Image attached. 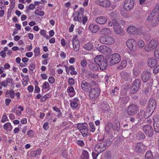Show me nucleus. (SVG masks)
Instances as JSON below:
<instances>
[{
  "instance_id": "obj_5",
  "label": "nucleus",
  "mask_w": 159,
  "mask_h": 159,
  "mask_svg": "<svg viewBox=\"0 0 159 159\" xmlns=\"http://www.w3.org/2000/svg\"><path fill=\"white\" fill-rule=\"evenodd\" d=\"M99 41L102 44L107 45L111 44L115 42L114 39L112 37L107 35L101 37Z\"/></svg>"
},
{
  "instance_id": "obj_32",
  "label": "nucleus",
  "mask_w": 159,
  "mask_h": 159,
  "mask_svg": "<svg viewBox=\"0 0 159 159\" xmlns=\"http://www.w3.org/2000/svg\"><path fill=\"white\" fill-rule=\"evenodd\" d=\"M141 85V81L140 80L137 79L134 80L133 83V87H135L140 88Z\"/></svg>"
},
{
  "instance_id": "obj_18",
  "label": "nucleus",
  "mask_w": 159,
  "mask_h": 159,
  "mask_svg": "<svg viewBox=\"0 0 159 159\" xmlns=\"http://www.w3.org/2000/svg\"><path fill=\"white\" fill-rule=\"evenodd\" d=\"M147 63L149 67L153 68L157 65V61L156 58H151L148 59Z\"/></svg>"
},
{
  "instance_id": "obj_16",
  "label": "nucleus",
  "mask_w": 159,
  "mask_h": 159,
  "mask_svg": "<svg viewBox=\"0 0 159 159\" xmlns=\"http://www.w3.org/2000/svg\"><path fill=\"white\" fill-rule=\"evenodd\" d=\"M158 42L157 40L155 39H152L151 40L148 45V46L151 49H155L157 46Z\"/></svg>"
},
{
  "instance_id": "obj_4",
  "label": "nucleus",
  "mask_w": 159,
  "mask_h": 159,
  "mask_svg": "<svg viewBox=\"0 0 159 159\" xmlns=\"http://www.w3.org/2000/svg\"><path fill=\"white\" fill-rule=\"evenodd\" d=\"M120 57L117 53H114L108 57L107 60L111 65L116 64L120 61Z\"/></svg>"
},
{
  "instance_id": "obj_13",
  "label": "nucleus",
  "mask_w": 159,
  "mask_h": 159,
  "mask_svg": "<svg viewBox=\"0 0 159 159\" xmlns=\"http://www.w3.org/2000/svg\"><path fill=\"white\" fill-rule=\"evenodd\" d=\"M106 127L107 128H110L111 129L114 131H118L120 128V123L117 121L113 124L109 122L107 124Z\"/></svg>"
},
{
  "instance_id": "obj_31",
  "label": "nucleus",
  "mask_w": 159,
  "mask_h": 159,
  "mask_svg": "<svg viewBox=\"0 0 159 159\" xmlns=\"http://www.w3.org/2000/svg\"><path fill=\"white\" fill-rule=\"evenodd\" d=\"M84 48L86 50L90 51L93 48V45L92 43L88 42L84 45Z\"/></svg>"
},
{
  "instance_id": "obj_35",
  "label": "nucleus",
  "mask_w": 159,
  "mask_h": 159,
  "mask_svg": "<svg viewBox=\"0 0 159 159\" xmlns=\"http://www.w3.org/2000/svg\"><path fill=\"white\" fill-rule=\"evenodd\" d=\"M81 159H89L88 152L86 151L83 150L82 154Z\"/></svg>"
},
{
  "instance_id": "obj_27",
  "label": "nucleus",
  "mask_w": 159,
  "mask_h": 159,
  "mask_svg": "<svg viewBox=\"0 0 159 159\" xmlns=\"http://www.w3.org/2000/svg\"><path fill=\"white\" fill-rule=\"evenodd\" d=\"M81 85L83 90L86 92H88L89 89L87 88L88 86V83L86 81L84 80L82 81Z\"/></svg>"
},
{
  "instance_id": "obj_26",
  "label": "nucleus",
  "mask_w": 159,
  "mask_h": 159,
  "mask_svg": "<svg viewBox=\"0 0 159 159\" xmlns=\"http://www.w3.org/2000/svg\"><path fill=\"white\" fill-rule=\"evenodd\" d=\"M99 32L100 34L102 35H108L111 33V31L109 29L106 28L102 29Z\"/></svg>"
},
{
  "instance_id": "obj_9",
  "label": "nucleus",
  "mask_w": 159,
  "mask_h": 159,
  "mask_svg": "<svg viewBox=\"0 0 159 159\" xmlns=\"http://www.w3.org/2000/svg\"><path fill=\"white\" fill-rule=\"evenodd\" d=\"M133 148L136 152H140L145 150L147 147L141 143H138L134 144Z\"/></svg>"
},
{
  "instance_id": "obj_3",
  "label": "nucleus",
  "mask_w": 159,
  "mask_h": 159,
  "mask_svg": "<svg viewBox=\"0 0 159 159\" xmlns=\"http://www.w3.org/2000/svg\"><path fill=\"white\" fill-rule=\"evenodd\" d=\"M88 127V125L85 122L83 123H78L76 127L84 137H85L89 134Z\"/></svg>"
},
{
  "instance_id": "obj_22",
  "label": "nucleus",
  "mask_w": 159,
  "mask_h": 159,
  "mask_svg": "<svg viewBox=\"0 0 159 159\" xmlns=\"http://www.w3.org/2000/svg\"><path fill=\"white\" fill-rule=\"evenodd\" d=\"M115 23V25L114 26V30L116 34H120L122 32L123 30L119 25L118 21L116 23Z\"/></svg>"
},
{
  "instance_id": "obj_62",
  "label": "nucleus",
  "mask_w": 159,
  "mask_h": 159,
  "mask_svg": "<svg viewBox=\"0 0 159 159\" xmlns=\"http://www.w3.org/2000/svg\"><path fill=\"white\" fill-rule=\"evenodd\" d=\"M55 80L54 78L52 76H50L48 79V81L51 84L53 83L54 82Z\"/></svg>"
},
{
  "instance_id": "obj_43",
  "label": "nucleus",
  "mask_w": 159,
  "mask_h": 159,
  "mask_svg": "<svg viewBox=\"0 0 159 159\" xmlns=\"http://www.w3.org/2000/svg\"><path fill=\"white\" fill-rule=\"evenodd\" d=\"M35 14L40 16H43L44 15V13L43 11L39 10L38 9L36 10L34 12Z\"/></svg>"
},
{
  "instance_id": "obj_10",
  "label": "nucleus",
  "mask_w": 159,
  "mask_h": 159,
  "mask_svg": "<svg viewBox=\"0 0 159 159\" xmlns=\"http://www.w3.org/2000/svg\"><path fill=\"white\" fill-rule=\"evenodd\" d=\"M127 47L131 50L134 51L136 50L137 45L136 42L134 39H131L128 40L126 42Z\"/></svg>"
},
{
  "instance_id": "obj_23",
  "label": "nucleus",
  "mask_w": 159,
  "mask_h": 159,
  "mask_svg": "<svg viewBox=\"0 0 159 159\" xmlns=\"http://www.w3.org/2000/svg\"><path fill=\"white\" fill-rule=\"evenodd\" d=\"M154 110L147 107L145 111L143 114V116L145 118H148L152 114Z\"/></svg>"
},
{
  "instance_id": "obj_55",
  "label": "nucleus",
  "mask_w": 159,
  "mask_h": 159,
  "mask_svg": "<svg viewBox=\"0 0 159 159\" xmlns=\"http://www.w3.org/2000/svg\"><path fill=\"white\" fill-rule=\"evenodd\" d=\"M149 0H139V4L141 5L147 4Z\"/></svg>"
},
{
  "instance_id": "obj_44",
  "label": "nucleus",
  "mask_w": 159,
  "mask_h": 159,
  "mask_svg": "<svg viewBox=\"0 0 159 159\" xmlns=\"http://www.w3.org/2000/svg\"><path fill=\"white\" fill-rule=\"evenodd\" d=\"M140 71L136 68H134L133 70V74L134 76L137 77L139 74Z\"/></svg>"
},
{
  "instance_id": "obj_59",
  "label": "nucleus",
  "mask_w": 159,
  "mask_h": 159,
  "mask_svg": "<svg viewBox=\"0 0 159 159\" xmlns=\"http://www.w3.org/2000/svg\"><path fill=\"white\" fill-rule=\"evenodd\" d=\"M138 45H139V47L142 48L144 46V43L143 41L141 40L138 42Z\"/></svg>"
},
{
  "instance_id": "obj_19",
  "label": "nucleus",
  "mask_w": 159,
  "mask_h": 159,
  "mask_svg": "<svg viewBox=\"0 0 159 159\" xmlns=\"http://www.w3.org/2000/svg\"><path fill=\"white\" fill-rule=\"evenodd\" d=\"M73 50L75 51H78L80 48V44L79 40L76 38H73Z\"/></svg>"
},
{
  "instance_id": "obj_20",
  "label": "nucleus",
  "mask_w": 159,
  "mask_h": 159,
  "mask_svg": "<svg viewBox=\"0 0 159 159\" xmlns=\"http://www.w3.org/2000/svg\"><path fill=\"white\" fill-rule=\"evenodd\" d=\"M139 29H136V27L134 26H130L127 28V31L128 33L131 34H138L139 32Z\"/></svg>"
},
{
  "instance_id": "obj_2",
  "label": "nucleus",
  "mask_w": 159,
  "mask_h": 159,
  "mask_svg": "<svg viewBox=\"0 0 159 159\" xmlns=\"http://www.w3.org/2000/svg\"><path fill=\"white\" fill-rule=\"evenodd\" d=\"M94 61L98 65L101 70H105L108 66V60L104 58L102 55L96 56L94 59Z\"/></svg>"
},
{
  "instance_id": "obj_48",
  "label": "nucleus",
  "mask_w": 159,
  "mask_h": 159,
  "mask_svg": "<svg viewBox=\"0 0 159 159\" xmlns=\"http://www.w3.org/2000/svg\"><path fill=\"white\" fill-rule=\"evenodd\" d=\"M89 125L91 131L92 132H94L95 130V128H94V125L93 124V123L91 122L89 123Z\"/></svg>"
},
{
  "instance_id": "obj_64",
  "label": "nucleus",
  "mask_w": 159,
  "mask_h": 159,
  "mask_svg": "<svg viewBox=\"0 0 159 159\" xmlns=\"http://www.w3.org/2000/svg\"><path fill=\"white\" fill-rule=\"evenodd\" d=\"M1 86H3L4 87H6L7 86L8 83L6 80L2 82L1 81Z\"/></svg>"
},
{
  "instance_id": "obj_8",
  "label": "nucleus",
  "mask_w": 159,
  "mask_h": 159,
  "mask_svg": "<svg viewBox=\"0 0 159 159\" xmlns=\"http://www.w3.org/2000/svg\"><path fill=\"white\" fill-rule=\"evenodd\" d=\"M136 3L135 0H125L123 5L124 8L126 11H130L132 9Z\"/></svg>"
},
{
  "instance_id": "obj_25",
  "label": "nucleus",
  "mask_w": 159,
  "mask_h": 159,
  "mask_svg": "<svg viewBox=\"0 0 159 159\" xmlns=\"http://www.w3.org/2000/svg\"><path fill=\"white\" fill-rule=\"evenodd\" d=\"M89 28L92 32L96 33L98 31L99 27L96 24H92L89 25Z\"/></svg>"
},
{
  "instance_id": "obj_12",
  "label": "nucleus",
  "mask_w": 159,
  "mask_h": 159,
  "mask_svg": "<svg viewBox=\"0 0 159 159\" xmlns=\"http://www.w3.org/2000/svg\"><path fill=\"white\" fill-rule=\"evenodd\" d=\"M143 129L147 135L149 137H151L153 135V131L151 126L148 125H146L143 127Z\"/></svg>"
},
{
  "instance_id": "obj_6",
  "label": "nucleus",
  "mask_w": 159,
  "mask_h": 159,
  "mask_svg": "<svg viewBox=\"0 0 159 159\" xmlns=\"http://www.w3.org/2000/svg\"><path fill=\"white\" fill-rule=\"evenodd\" d=\"M139 110V108L136 104H132L128 107L127 113L129 115L133 116L136 114Z\"/></svg>"
},
{
  "instance_id": "obj_42",
  "label": "nucleus",
  "mask_w": 159,
  "mask_h": 159,
  "mask_svg": "<svg viewBox=\"0 0 159 159\" xmlns=\"http://www.w3.org/2000/svg\"><path fill=\"white\" fill-rule=\"evenodd\" d=\"M118 22V20L117 19H113L111 21H110L108 23V25L110 27H111L113 25V26L115 25V23H117Z\"/></svg>"
},
{
  "instance_id": "obj_50",
  "label": "nucleus",
  "mask_w": 159,
  "mask_h": 159,
  "mask_svg": "<svg viewBox=\"0 0 159 159\" xmlns=\"http://www.w3.org/2000/svg\"><path fill=\"white\" fill-rule=\"evenodd\" d=\"M137 136L139 137L140 139H144L145 138L144 134L142 132L139 133L138 134Z\"/></svg>"
},
{
  "instance_id": "obj_39",
  "label": "nucleus",
  "mask_w": 159,
  "mask_h": 159,
  "mask_svg": "<svg viewBox=\"0 0 159 159\" xmlns=\"http://www.w3.org/2000/svg\"><path fill=\"white\" fill-rule=\"evenodd\" d=\"M3 128L5 129H8L9 130H11L12 129V127L10 122H7L4 125Z\"/></svg>"
},
{
  "instance_id": "obj_47",
  "label": "nucleus",
  "mask_w": 159,
  "mask_h": 159,
  "mask_svg": "<svg viewBox=\"0 0 159 159\" xmlns=\"http://www.w3.org/2000/svg\"><path fill=\"white\" fill-rule=\"evenodd\" d=\"M68 83L70 85L72 86L75 84V80L73 78H69L68 80Z\"/></svg>"
},
{
  "instance_id": "obj_58",
  "label": "nucleus",
  "mask_w": 159,
  "mask_h": 159,
  "mask_svg": "<svg viewBox=\"0 0 159 159\" xmlns=\"http://www.w3.org/2000/svg\"><path fill=\"white\" fill-rule=\"evenodd\" d=\"M159 72V65H158L153 69V72L154 74H157Z\"/></svg>"
},
{
  "instance_id": "obj_51",
  "label": "nucleus",
  "mask_w": 159,
  "mask_h": 159,
  "mask_svg": "<svg viewBox=\"0 0 159 159\" xmlns=\"http://www.w3.org/2000/svg\"><path fill=\"white\" fill-rule=\"evenodd\" d=\"M42 87L45 89H48L50 87V86L48 82H45L43 84Z\"/></svg>"
},
{
  "instance_id": "obj_28",
  "label": "nucleus",
  "mask_w": 159,
  "mask_h": 159,
  "mask_svg": "<svg viewBox=\"0 0 159 159\" xmlns=\"http://www.w3.org/2000/svg\"><path fill=\"white\" fill-rule=\"evenodd\" d=\"M120 75L122 79H124L125 80H128L130 77L129 74L124 71L121 72Z\"/></svg>"
},
{
  "instance_id": "obj_57",
  "label": "nucleus",
  "mask_w": 159,
  "mask_h": 159,
  "mask_svg": "<svg viewBox=\"0 0 159 159\" xmlns=\"http://www.w3.org/2000/svg\"><path fill=\"white\" fill-rule=\"evenodd\" d=\"M143 92L145 94H147L149 92V89L148 87H145L143 90Z\"/></svg>"
},
{
  "instance_id": "obj_30",
  "label": "nucleus",
  "mask_w": 159,
  "mask_h": 159,
  "mask_svg": "<svg viewBox=\"0 0 159 159\" xmlns=\"http://www.w3.org/2000/svg\"><path fill=\"white\" fill-rule=\"evenodd\" d=\"M89 66L90 69L93 71L98 70V65L95 63L90 62L89 65Z\"/></svg>"
},
{
  "instance_id": "obj_14",
  "label": "nucleus",
  "mask_w": 159,
  "mask_h": 159,
  "mask_svg": "<svg viewBox=\"0 0 159 159\" xmlns=\"http://www.w3.org/2000/svg\"><path fill=\"white\" fill-rule=\"evenodd\" d=\"M151 73L148 71H144L142 74L141 79L144 82H146L150 80Z\"/></svg>"
},
{
  "instance_id": "obj_49",
  "label": "nucleus",
  "mask_w": 159,
  "mask_h": 159,
  "mask_svg": "<svg viewBox=\"0 0 159 159\" xmlns=\"http://www.w3.org/2000/svg\"><path fill=\"white\" fill-rule=\"evenodd\" d=\"M83 16V14L82 13L79 12L78 14L77 19L79 22H80L82 21V17Z\"/></svg>"
},
{
  "instance_id": "obj_15",
  "label": "nucleus",
  "mask_w": 159,
  "mask_h": 159,
  "mask_svg": "<svg viewBox=\"0 0 159 159\" xmlns=\"http://www.w3.org/2000/svg\"><path fill=\"white\" fill-rule=\"evenodd\" d=\"M95 2L97 4L105 7H109L110 5L108 0H95Z\"/></svg>"
},
{
  "instance_id": "obj_60",
  "label": "nucleus",
  "mask_w": 159,
  "mask_h": 159,
  "mask_svg": "<svg viewBox=\"0 0 159 159\" xmlns=\"http://www.w3.org/2000/svg\"><path fill=\"white\" fill-rule=\"evenodd\" d=\"M77 144L81 147H83L84 145V142L82 140H79L77 142Z\"/></svg>"
},
{
  "instance_id": "obj_33",
  "label": "nucleus",
  "mask_w": 159,
  "mask_h": 159,
  "mask_svg": "<svg viewBox=\"0 0 159 159\" xmlns=\"http://www.w3.org/2000/svg\"><path fill=\"white\" fill-rule=\"evenodd\" d=\"M41 152V150L39 149L35 151H32L31 152V155L33 157H35L40 155Z\"/></svg>"
},
{
  "instance_id": "obj_41",
  "label": "nucleus",
  "mask_w": 159,
  "mask_h": 159,
  "mask_svg": "<svg viewBox=\"0 0 159 159\" xmlns=\"http://www.w3.org/2000/svg\"><path fill=\"white\" fill-rule=\"evenodd\" d=\"M34 56L37 57L38 56L40 53L39 48V47H36L34 50Z\"/></svg>"
},
{
  "instance_id": "obj_53",
  "label": "nucleus",
  "mask_w": 159,
  "mask_h": 159,
  "mask_svg": "<svg viewBox=\"0 0 159 159\" xmlns=\"http://www.w3.org/2000/svg\"><path fill=\"white\" fill-rule=\"evenodd\" d=\"M70 106L73 108H76L78 106L77 103L72 101L70 104Z\"/></svg>"
},
{
  "instance_id": "obj_17",
  "label": "nucleus",
  "mask_w": 159,
  "mask_h": 159,
  "mask_svg": "<svg viewBox=\"0 0 159 159\" xmlns=\"http://www.w3.org/2000/svg\"><path fill=\"white\" fill-rule=\"evenodd\" d=\"M157 106V102L153 98H151L149 100L147 107L154 110Z\"/></svg>"
},
{
  "instance_id": "obj_29",
  "label": "nucleus",
  "mask_w": 159,
  "mask_h": 159,
  "mask_svg": "<svg viewBox=\"0 0 159 159\" xmlns=\"http://www.w3.org/2000/svg\"><path fill=\"white\" fill-rule=\"evenodd\" d=\"M152 13L151 15H149L148 16L147 18V19L148 21L152 20L151 21V25L153 26H155L158 24V23L155 20H153V19L152 18L153 16H154V15H152Z\"/></svg>"
},
{
  "instance_id": "obj_52",
  "label": "nucleus",
  "mask_w": 159,
  "mask_h": 159,
  "mask_svg": "<svg viewBox=\"0 0 159 159\" xmlns=\"http://www.w3.org/2000/svg\"><path fill=\"white\" fill-rule=\"evenodd\" d=\"M154 55L156 58L159 59V49H157L154 52Z\"/></svg>"
},
{
  "instance_id": "obj_24",
  "label": "nucleus",
  "mask_w": 159,
  "mask_h": 159,
  "mask_svg": "<svg viewBox=\"0 0 159 159\" xmlns=\"http://www.w3.org/2000/svg\"><path fill=\"white\" fill-rule=\"evenodd\" d=\"M96 22L98 24L102 25L106 23L107 19L105 16H100L97 18L95 20Z\"/></svg>"
},
{
  "instance_id": "obj_46",
  "label": "nucleus",
  "mask_w": 159,
  "mask_h": 159,
  "mask_svg": "<svg viewBox=\"0 0 159 159\" xmlns=\"http://www.w3.org/2000/svg\"><path fill=\"white\" fill-rule=\"evenodd\" d=\"M132 89L131 92L132 94H134L136 93L140 89L139 88H138L135 87H133V85L132 87Z\"/></svg>"
},
{
  "instance_id": "obj_36",
  "label": "nucleus",
  "mask_w": 159,
  "mask_h": 159,
  "mask_svg": "<svg viewBox=\"0 0 159 159\" xmlns=\"http://www.w3.org/2000/svg\"><path fill=\"white\" fill-rule=\"evenodd\" d=\"M145 159H153L152 154L151 151H148L146 153Z\"/></svg>"
},
{
  "instance_id": "obj_40",
  "label": "nucleus",
  "mask_w": 159,
  "mask_h": 159,
  "mask_svg": "<svg viewBox=\"0 0 159 159\" xmlns=\"http://www.w3.org/2000/svg\"><path fill=\"white\" fill-rule=\"evenodd\" d=\"M139 104L141 107L145 106L146 104V100L145 99H141L139 102Z\"/></svg>"
},
{
  "instance_id": "obj_38",
  "label": "nucleus",
  "mask_w": 159,
  "mask_h": 159,
  "mask_svg": "<svg viewBox=\"0 0 159 159\" xmlns=\"http://www.w3.org/2000/svg\"><path fill=\"white\" fill-rule=\"evenodd\" d=\"M120 100L123 102L124 104H126L129 100V97L128 96L125 98L123 97H120Z\"/></svg>"
},
{
  "instance_id": "obj_21",
  "label": "nucleus",
  "mask_w": 159,
  "mask_h": 159,
  "mask_svg": "<svg viewBox=\"0 0 159 159\" xmlns=\"http://www.w3.org/2000/svg\"><path fill=\"white\" fill-rule=\"evenodd\" d=\"M153 127L155 132H159V118L155 117L153 118Z\"/></svg>"
},
{
  "instance_id": "obj_56",
  "label": "nucleus",
  "mask_w": 159,
  "mask_h": 159,
  "mask_svg": "<svg viewBox=\"0 0 159 159\" xmlns=\"http://www.w3.org/2000/svg\"><path fill=\"white\" fill-rule=\"evenodd\" d=\"M10 2L11 3L10 8L12 10L14 8L15 5V0H10Z\"/></svg>"
},
{
  "instance_id": "obj_63",
  "label": "nucleus",
  "mask_w": 159,
  "mask_h": 159,
  "mask_svg": "<svg viewBox=\"0 0 159 159\" xmlns=\"http://www.w3.org/2000/svg\"><path fill=\"white\" fill-rule=\"evenodd\" d=\"M109 107V105L108 104H105L102 107V110L104 111H106L108 109Z\"/></svg>"
},
{
  "instance_id": "obj_11",
  "label": "nucleus",
  "mask_w": 159,
  "mask_h": 159,
  "mask_svg": "<svg viewBox=\"0 0 159 159\" xmlns=\"http://www.w3.org/2000/svg\"><path fill=\"white\" fill-rule=\"evenodd\" d=\"M96 48L100 52L104 54H106L107 53H110L112 51L111 49L105 45L97 46Z\"/></svg>"
},
{
  "instance_id": "obj_34",
  "label": "nucleus",
  "mask_w": 159,
  "mask_h": 159,
  "mask_svg": "<svg viewBox=\"0 0 159 159\" xmlns=\"http://www.w3.org/2000/svg\"><path fill=\"white\" fill-rule=\"evenodd\" d=\"M67 92L68 93H72L71 95H70V97H72L75 95V92L73 87L71 86L68 88L67 90Z\"/></svg>"
},
{
  "instance_id": "obj_54",
  "label": "nucleus",
  "mask_w": 159,
  "mask_h": 159,
  "mask_svg": "<svg viewBox=\"0 0 159 159\" xmlns=\"http://www.w3.org/2000/svg\"><path fill=\"white\" fill-rule=\"evenodd\" d=\"M10 97L12 98H14L15 93L12 89H11L9 92Z\"/></svg>"
},
{
  "instance_id": "obj_61",
  "label": "nucleus",
  "mask_w": 159,
  "mask_h": 159,
  "mask_svg": "<svg viewBox=\"0 0 159 159\" xmlns=\"http://www.w3.org/2000/svg\"><path fill=\"white\" fill-rule=\"evenodd\" d=\"M87 64L86 61L84 60H82L80 62L81 66L83 67H85L86 66Z\"/></svg>"
},
{
  "instance_id": "obj_7",
  "label": "nucleus",
  "mask_w": 159,
  "mask_h": 159,
  "mask_svg": "<svg viewBox=\"0 0 159 159\" xmlns=\"http://www.w3.org/2000/svg\"><path fill=\"white\" fill-rule=\"evenodd\" d=\"M100 93V90L98 89H95V88H91L90 91L89 97L90 99L92 101H94L99 95Z\"/></svg>"
},
{
  "instance_id": "obj_37",
  "label": "nucleus",
  "mask_w": 159,
  "mask_h": 159,
  "mask_svg": "<svg viewBox=\"0 0 159 159\" xmlns=\"http://www.w3.org/2000/svg\"><path fill=\"white\" fill-rule=\"evenodd\" d=\"M127 65V61L126 60H123L121 62L120 65L118 66V68L122 69L126 66Z\"/></svg>"
},
{
  "instance_id": "obj_45",
  "label": "nucleus",
  "mask_w": 159,
  "mask_h": 159,
  "mask_svg": "<svg viewBox=\"0 0 159 159\" xmlns=\"http://www.w3.org/2000/svg\"><path fill=\"white\" fill-rule=\"evenodd\" d=\"M50 97V95L49 94H47L43 97L41 99L40 101L41 102H45L48 98Z\"/></svg>"
},
{
  "instance_id": "obj_1",
  "label": "nucleus",
  "mask_w": 159,
  "mask_h": 159,
  "mask_svg": "<svg viewBox=\"0 0 159 159\" xmlns=\"http://www.w3.org/2000/svg\"><path fill=\"white\" fill-rule=\"evenodd\" d=\"M98 143L95 148L96 152L98 153L102 152L111 143V141L110 140H98Z\"/></svg>"
}]
</instances>
